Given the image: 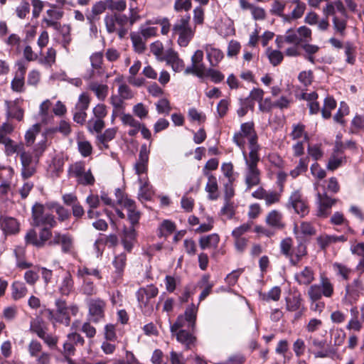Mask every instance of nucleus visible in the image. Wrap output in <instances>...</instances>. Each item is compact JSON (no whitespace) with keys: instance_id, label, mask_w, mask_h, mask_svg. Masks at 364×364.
I'll return each instance as SVG.
<instances>
[{"instance_id":"864d4df0","label":"nucleus","mask_w":364,"mask_h":364,"mask_svg":"<svg viewBox=\"0 0 364 364\" xmlns=\"http://www.w3.org/2000/svg\"><path fill=\"white\" fill-rule=\"evenodd\" d=\"M333 267L336 274L341 277L345 280H348L353 273L351 269L341 263H334Z\"/></svg>"},{"instance_id":"58836bf2","label":"nucleus","mask_w":364,"mask_h":364,"mask_svg":"<svg viewBox=\"0 0 364 364\" xmlns=\"http://www.w3.org/2000/svg\"><path fill=\"white\" fill-rule=\"evenodd\" d=\"M5 147V154L6 156H11L15 153L21 154L22 151H25L24 146L22 143L16 144L13 140L9 139L3 144Z\"/></svg>"},{"instance_id":"6e6d98bb","label":"nucleus","mask_w":364,"mask_h":364,"mask_svg":"<svg viewBox=\"0 0 364 364\" xmlns=\"http://www.w3.org/2000/svg\"><path fill=\"white\" fill-rule=\"evenodd\" d=\"M120 119L124 125L132 128H141V123L130 114L122 113Z\"/></svg>"},{"instance_id":"5701e85b","label":"nucleus","mask_w":364,"mask_h":364,"mask_svg":"<svg viewBox=\"0 0 364 364\" xmlns=\"http://www.w3.org/2000/svg\"><path fill=\"white\" fill-rule=\"evenodd\" d=\"M2 230L6 234H16L19 231V223L14 218L5 217L0 219Z\"/></svg>"},{"instance_id":"79ce46f5","label":"nucleus","mask_w":364,"mask_h":364,"mask_svg":"<svg viewBox=\"0 0 364 364\" xmlns=\"http://www.w3.org/2000/svg\"><path fill=\"white\" fill-rule=\"evenodd\" d=\"M336 107V100L332 97H326L324 100L323 106L321 109L322 117L324 119H329L331 116V111Z\"/></svg>"},{"instance_id":"bb28decb","label":"nucleus","mask_w":364,"mask_h":364,"mask_svg":"<svg viewBox=\"0 0 364 364\" xmlns=\"http://www.w3.org/2000/svg\"><path fill=\"white\" fill-rule=\"evenodd\" d=\"M136 233L133 227L125 228L123 231L122 243L124 247L128 252H130L133 247L134 242L136 240Z\"/></svg>"},{"instance_id":"f257e3e1","label":"nucleus","mask_w":364,"mask_h":364,"mask_svg":"<svg viewBox=\"0 0 364 364\" xmlns=\"http://www.w3.org/2000/svg\"><path fill=\"white\" fill-rule=\"evenodd\" d=\"M55 309H46L48 318L53 323H60L68 326L70 323V316H76L79 312V306L75 304L69 306L65 300L58 299L55 301Z\"/></svg>"},{"instance_id":"c03bdc74","label":"nucleus","mask_w":364,"mask_h":364,"mask_svg":"<svg viewBox=\"0 0 364 364\" xmlns=\"http://www.w3.org/2000/svg\"><path fill=\"white\" fill-rule=\"evenodd\" d=\"M134 50L139 53L144 51L146 46L143 36L139 33H132L130 36Z\"/></svg>"},{"instance_id":"69168bd1","label":"nucleus","mask_w":364,"mask_h":364,"mask_svg":"<svg viewBox=\"0 0 364 364\" xmlns=\"http://www.w3.org/2000/svg\"><path fill=\"white\" fill-rule=\"evenodd\" d=\"M151 52L154 55L156 58L160 61H164L165 53H164L163 44L159 41H156L151 44Z\"/></svg>"},{"instance_id":"4d7b16f0","label":"nucleus","mask_w":364,"mask_h":364,"mask_svg":"<svg viewBox=\"0 0 364 364\" xmlns=\"http://www.w3.org/2000/svg\"><path fill=\"white\" fill-rule=\"evenodd\" d=\"M261 298L266 301H269L270 300L277 301L279 299L281 296V289L280 287L276 286L272 288L267 294H261Z\"/></svg>"},{"instance_id":"1a4fd4ad","label":"nucleus","mask_w":364,"mask_h":364,"mask_svg":"<svg viewBox=\"0 0 364 364\" xmlns=\"http://www.w3.org/2000/svg\"><path fill=\"white\" fill-rule=\"evenodd\" d=\"M33 225L45 226L49 228L56 225V221L53 215L46 213L43 205L36 203L32 208Z\"/></svg>"},{"instance_id":"338daca9","label":"nucleus","mask_w":364,"mask_h":364,"mask_svg":"<svg viewBox=\"0 0 364 364\" xmlns=\"http://www.w3.org/2000/svg\"><path fill=\"white\" fill-rule=\"evenodd\" d=\"M90 97L86 92H82L79 95L77 102L75 105V109L87 110L90 103Z\"/></svg>"},{"instance_id":"c85d7f7f","label":"nucleus","mask_w":364,"mask_h":364,"mask_svg":"<svg viewBox=\"0 0 364 364\" xmlns=\"http://www.w3.org/2000/svg\"><path fill=\"white\" fill-rule=\"evenodd\" d=\"M105 24L106 26L107 31L109 33H113L114 32H117L119 37L122 38L124 34V30L119 28L117 24V21L115 20V17L113 14H107L105 16L104 18Z\"/></svg>"},{"instance_id":"9d476101","label":"nucleus","mask_w":364,"mask_h":364,"mask_svg":"<svg viewBox=\"0 0 364 364\" xmlns=\"http://www.w3.org/2000/svg\"><path fill=\"white\" fill-rule=\"evenodd\" d=\"M29 355L36 359L37 364H50L51 354L43 350L42 344L37 340L33 339L27 347Z\"/></svg>"},{"instance_id":"ea45409f","label":"nucleus","mask_w":364,"mask_h":364,"mask_svg":"<svg viewBox=\"0 0 364 364\" xmlns=\"http://www.w3.org/2000/svg\"><path fill=\"white\" fill-rule=\"evenodd\" d=\"M146 25L159 24L161 26V33L163 35H167L171 28L169 19L166 17H157L152 20H149L146 23Z\"/></svg>"},{"instance_id":"aec40b11","label":"nucleus","mask_w":364,"mask_h":364,"mask_svg":"<svg viewBox=\"0 0 364 364\" xmlns=\"http://www.w3.org/2000/svg\"><path fill=\"white\" fill-rule=\"evenodd\" d=\"M314 272L313 269L307 266L294 274L295 281L300 285H309L314 282Z\"/></svg>"},{"instance_id":"4be33fe9","label":"nucleus","mask_w":364,"mask_h":364,"mask_svg":"<svg viewBox=\"0 0 364 364\" xmlns=\"http://www.w3.org/2000/svg\"><path fill=\"white\" fill-rule=\"evenodd\" d=\"M307 255V248L306 245L299 242L297 245L293 247L291 256L289 257V263L292 266H297L304 257Z\"/></svg>"},{"instance_id":"473e14b6","label":"nucleus","mask_w":364,"mask_h":364,"mask_svg":"<svg viewBox=\"0 0 364 364\" xmlns=\"http://www.w3.org/2000/svg\"><path fill=\"white\" fill-rule=\"evenodd\" d=\"M220 241V237L218 234L213 233L207 236L201 237L199 240V245L202 250L209 247H217Z\"/></svg>"},{"instance_id":"603ef678","label":"nucleus","mask_w":364,"mask_h":364,"mask_svg":"<svg viewBox=\"0 0 364 364\" xmlns=\"http://www.w3.org/2000/svg\"><path fill=\"white\" fill-rule=\"evenodd\" d=\"M281 253L287 259H289L293 250V240L291 237L283 239L279 245Z\"/></svg>"},{"instance_id":"ddd939ff","label":"nucleus","mask_w":364,"mask_h":364,"mask_svg":"<svg viewBox=\"0 0 364 364\" xmlns=\"http://www.w3.org/2000/svg\"><path fill=\"white\" fill-rule=\"evenodd\" d=\"M288 208H293L295 213L304 216L309 213V207L306 200L298 190L291 193L287 204Z\"/></svg>"},{"instance_id":"4c0bfd02","label":"nucleus","mask_w":364,"mask_h":364,"mask_svg":"<svg viewBox=\"0 0 364 364\" xmlns=\"http://www.w3.org/2000/svg\"><path fill=\"white\" fill-rule=\"evenodd\" d=\"M290 136L293 140H296L301 137H304L305 141L309 139L308 133L305 132V126L301 123L294 124L292 125V131L290 133Z\"/></svg>"},{"instance_id":"cd10ccee","label":"nucleus","mask_w":364,"mask_h":364,"mask_svg":"<svg viewBox=\"0 0 364 364\" xmlns=\"http://www.w3.org/2000/svg\"><path fill=\"white\" fill-rule=\"evenodd\" d=\"M7 114L12 118L21 120L23 117V112L18 106V101H6Z\"/></svg>"},{"instance_id":"f704fd0d","label":"nucleus","mask_w":364,"mask_h":364,"mask_svg":"<svg viewBox=\"0 0 364 364\" xmlns=\"http://www.w3.org/2000/svg\"><path fill=\"white\" fill-rule=\"evenodd\" d=\"M266 223L274 228H282L284 227L282 223V215L278 210H274L268 213L266 218Z\"/></svg>"},{"instance_id":"6ab92c4d","label":"nucleus","mask_w":364,"mask_h":364,"mask_svg":"<svg viewBox=\"0 0 364 364\" xmlns=\"http://www.w3.org/2000/svg\"><path fill=\"white\" fill-rule=\"evenodd\" d=\"M117 132V127L108 128L103 133H100L97 136V144L100 149H108V143L114 139Z\"/></svg>"},{"instance_id":"6e6552de","label":"nucleus","mask_w":364,"mask_h":364,"mask_svg":"<svg viewBox=\"0 0 364 364\" xmlns=\"http://www.w3.org/2000/svg\"><path fill=\"white\" fill-rule=\"evenodd\" d=\"M149 160L138 159L134 164L135 173L139 176L138 181L140 183L139 196L144 199H149L151 196L149 185L146 177H141V175L146 173L148 169Z\"/></svg>"},{"instance_id":"13d9d810","label":"nucleus","mask_w":364,"mask_h":364,"mask_svg":"<svg viewBox=\"0 0 364 364\" xmlns=\"http://www.w3.org/2000/svg\"><path fill=\"white\" fill-rule=\"evenodd\" d=\"M82 281V291L84 294L92 296L97 293L94 283L90 279H80Z\"/></svg>"},{"instance_id":"b1692460","label":"nucleus","mask_w":364,"mask_h":364,"mask_svg":"<svg viewBox=\"0 0 364 364\" xmlns=\"http://www.w3.org/2000/svg\"><path fill=\"white\" fill-rule=\"evenodd\" d=\"M172 334L176 336L177 341L184 345L186 349H190L196 342V337L186 330L180 329Z\"/></svg>"},{"instance_id":"c9c22d12","label":"nucleus","mask_w":364,"mask_h":364,"mask_svg":"<svg viewBox=\"0 0 364 364\" xmlns=\"http://www.w3.org/2000/svg\"><path fill=\"white\" fill-rule=\"evenodd\" d=\"M316 284L321 289L322 296H323L326 298H330L332 296L333 294L334 288L333 284L331 282L328 278L325 277H321L319 283Z\"/></svg>"},{"instance_id":"a878e982","label":"nucleus","mask_w":364,"mask_h":364,"mask_svg":"<svg viewBox=\"0 0 364 364\" xmlns=\"http://www.w3.org/2000/svg\"><path fill=\"white\" fill-rule=\"evenodd\" d=\"M87 89L93 92L100 101H104L108 95V86L95 81L90 82L87 85Z\"/></svg>"},{"instance_id":"39448f33","label":"nucleus","mask_w":364,"mask_h":364,"mask_svg":"<svg viewBox=\"0 0 364 364\" xmlns=\"http://www.w3.org/2000/svg\"><path fill=\"white\" fill-rule=\"evenodd\" d=\"M158 294V288L153 284L141 287L136 291L139 306L144 315L150 316L154 313V302L153 299Z\"/></svg>"},{"instance_id":"bf43d9fd","label":"nucleus","mask_w":364,"mask_h":364,"mask_svg":"<svg viewBox=\"0 0 364 364\" xmlns=\"http://www.w3.org/2000/svg\"><path fill=\"white\" fill-rule=\"evenodd\" d=\"M284 8V3H282L279 0H274L270 12L273 15H277L283 17L284 20H287L289 17L283 14Z\"/></svg>"},{"instance_id":"7c9ffc66","label":"nucleus","mask_w":364,"mask_h":364,"mask_svg":"<svg viewBox=\"0 0 364 364\" xmlns=\"http://www.w3.org/2000/svg\"><path fill=\"white\" fill-rule=\"evenodd\" d=\"M11 297L17 301L26 296L28 289L24 283L21 282H14L11 284Z\"/></svg>"},{"instance_id":"2f4dec72","label":"nucleus","mask_w":364,"mask_h":364,"mask_svg":"<svg viewBox=\"0 0 364 364\" xmlns=\"http://www.w3.org/2000/svg\"><path fill=\"white\" fill-rule=\"evenodd\" d=\"M208 177V182L205 186V191L208 193V198L210 200H216L218 198V186L215 176L210 175Z\"/></svg>"},{"instance_id":"a18cd8bd","label":"nucleus","mask_w":364,"mask_h":364,"mask_svg":"<svg viewBox=\"0 0 364 364\" xmlns=\"http://www.w3.org/2000/svg\"><path fill=\"white\" fill-rule=\"evenodd\" d=\"M127 255L124 253H121L114 257L112 262L114 267L116 269V274L117 277H120L126 265Z\"/></svg>"},{"instance_id":"2eb2a0df","label":"nucleus","mask_w":364,"mask_h":364,"mask_svg":"<svg viewBox=\"0 0 364 364\" xmlns=\"http://www.w3.org/2000/svg\"><path fill=\"white\" fill-rule=\"evenodd\" d=\"M49 245H60L61 250L63 253H70L74 248L73 237L68 233H60L54 232L52 239L49 242Z\"/></svg>"},{"instance_id":"4468645a","label":"nucleus","mask_w":364,"mask_h":364,"mask_svg":"<svg viewBox=\"0 0 364 364\" xmlns=\"http://www.w3.org/2000/svg\"><path fill=\"white\" fill-rule=\"evenodd\" d=\"M203 52L201 50H197L191 57V65L188 66L184 73L186 75L192 74L198 77L205 76V67L203 63Z\"/></svg>"},{"instance_id":"5fc2aeb1","label":"nucleus","mask_w":364,"mask_h":364,"mask_svg":"<svg viewBox=\"0 0 364 364\" xmlns=\"http://www.w3.org/2000/svg\"><path fill=\"white\" fill-rule=\"evenodd\" d=\"M85 171V164L81 161L71 164L68 169L70 177L79 178Z\"/></svg>"},{"instance_id":"a211bd4d","label":"nucleus","mask_w":364,"mask_h":364,"mask_svg":"<svg viewBox=\"0 0 364 364\" xmlns=\"http://www.w3.org/2000/svg\"><path fill=\"white\" fill-rule=\"evenodd\" d=\"M164 61H166V64L176 73L181 72L185 67L183 60L179 58L178 53L172 49L166 51Z\"/></svg>"},{"instance_id":"0e129e2a","label":"nucleus","mask_w":364,"mask_h":364,"mask_svg":"<svg viewBox=\"0 0 364 364\" xmlns=\"http://www.w3.org/2000/svg\"><path fill=\"white\" fill-rule=\"evenodd\" d=\"M108 4L111 11L123 12L127 9L126 0H108Z\"/></svg>"},{"instance_id":"f8f14e48","label":"nucleus","mask_w":364,"mask_h":364,"mask_svg":"<svg viewBox=\"0 0 364 364\" xmlns=\"http://www.w3.org/2000/svg\"><path fill=\"white\" fill-rule=\"evenodd\" d=\"M364 293V284L360 279H355L346 287L344 300L348 304L355 303Z\"/></svg>"},{"instance_id":"9b49d317","label":"nucleus","mask_w":364,"mask_h":364,"mask_svg":"<svg viewBox=\"0 0 364 364\" xmlns=\"http://www.w3.org/2000/svg\"><path fill=\"white\" fill-rule=\"evenodd\" d=\"M20 159L22 178L23 179L31 178L36 171L38 159L26 151L21 152Z\"/></svg>"},{"instance_id":"7ed1b4c3","label":"nucleus","mask_w":364,"mask_h":364,"mask_svg":"<svg viewBox=\"0 0 364 364\" xmlns=\"http://www.w3.org/2000/svg\"><path fill=\"white\" fill-rule=\"evenodd\" d=\"M242 156L245 162V181L247 188L250 189L260 183L261 172L257 167L260 158L258 153L247 154L245 150H243Z\"/></svg>"},{"instance_id":"de8ad7c7","label":"nucleus","mask_w":364,"mask_h":364,"mask_svg":"<svg viewBox=\"0 0 364 364\" xmlns=\"http://www.w3.org/2000/svg\"><path fill=\"white\" fill-rule=\"evenodd\" d=\"M235 213V207L232 201L225 200L224 205L220 210V215L224 218V220L232 218Z\"/></svg>"},{"instance_id":"e433bc0d","label":"nucleus","mask_w":364,"mask_h":364,"mask_svg":"<svg viewBox=\"0 0 364 364\" xmlns=\"http://www.w3.org/2000/svg\"><path fill=\"white\" fill-rule=\"evenodd\" d=\"M218 32L223 37H228L235 34L233 23L227 19L220 22L218 26Z\"/></svg>"},{"instance_id":"3c124183","label":"nucleus","mask_w":364,"mask_h":364,"mask_svg":"<svg viewBox=\"0 0 364 364\" xmlns=\"http://www.w3.org/2000/svg\"><path fill=\"white\" fill-rule=\"evenodd\" d=\"M77 149L83 157L89 156L92 152V146L90 141L84 139H77Z\"/></svg>"},{"instance_id":"f03ea898","label":"nucleus","mask_w":364,"mask_h":364,"mask_svg":"<svg viewBox=\"0 0 364 364\" xmlns=\"http://www.w3.org/2000/svg\"><path fill=\"white\" fill-rule=\"evenodd\" d=\"M246 140L249 144V153H258L260 146L257 144V135L252 122L242 123L240 126V130L235 133L233 136V141L242 149V152L245 150Z\"/></svg>"},{"instance_id":"20e7f679","label":"nucleus","mask_w":364,"mask_h":364,"mask_svg":"<svg viewBox=\"0 0 364 364\" xmlns=\"http://www.w3.org/2000/svg\"><path fill=\"white\" fill-rule=\"evenodd\" d=\"M190 16L186 15L178 19L173 26V34L178 36L177 43L181 47H186L193 39L196 28L190 25Z\"/></svg>"},{"instance_id":"c756f323","label":"nucleus","mask_w":364,"mask_h":364,"mask_svg":"<svg viewBox=\"0 0 364 364\" xmlns=\"http://www.w3.org/2000/svg\"><path fill=\"white\" fill-rule=\"evenodd\" d=\"M92 276L97 279H102L101 272L98 268H90L87 266L79 267L77 271V277L79 279H89Z\"/></svg>"},{"instance_id":"72a5a7b5","label":"nucleus","mask_w":364,"mask_h":364,"mask_svg":"<svg viewBox=\"0 0 364 364\" xmlns=\"http://www.w3.org/2000/svg\"><path fill=\"white\" fill-rule=\"evenodd\" d=\"M346 163L343 154H332L329 158L326 168L329 171H334Z\"/></svg>"},{"instance_id":"a19ab883","label":"nucleus","mask_w":364,"mask_h":364,"mask_svg":"<svg viewBox=\"0 0 364 364\" xmlns=\"http://www.w3.org/2000/svg\"><path fill=\"white\" fill-rule=\"evenodd\" d=\"M294 232L297 235L300 233L304 236H311L316 233V230L311 223L302 222L299 226H294Z\"/></svg>"},{"instance_id":"774afa93","label":"nucleus","mask_w":364,"mask_h":364,"mask_svg":"<svg viewBox=\"0 0 364 364\" xmlns=\"http://www.w3.org/2000/svg\"><path fill=\"white\" fill-rule=\"evenodd\" d=\"M176 230L175 224L168 220L163 221L160 226V236H166L173 233Z\"/></svg>"},{"instance_id":"8fccbe9b","label":"nucleus","mask_w":364,"mask_h":364,"mask_svg":"<svg viewBox=\"0 0 364 364\" xmlns=\"http://www.w3.org/2000/svg\"><path fill=\"white\" fill-rule=\"evenodd\" d=\"M41 126L38 124L33 125L25 134V141L27 146H31L35 141L36 136L40 133Z\"/></svg>"},{"instance_id":"f3484780","label":"nucleus","mask_w":364,"mask_h":364,"mask_svg":"<svg viewBox=\"0 0 364 364\" xmlns=\"http://www.w3.org/2000/svg\"><path fill=\"white\" fill-rule=\"evenodd\" d=\"M203 49L210 65L212 68L217 67L224 58L223 52L213 44H205Z\"/></svg>"},{"instance_id":"37998d69","label":"nucleus","mask_w":364,"mask_h":364,"mask_svg":"<svg viewBox=\"0 0 364 364\" xmlns=\"http://www.w3.org/2000/svg\"><path fill=\"white\" fill-rule=\"evenodd\" d=\"M301 298L299 294H294L286 298V307L289 311H296L301 309Z\"/></svg>"},{"instance_id":"0eeeda50","label":"nucleus","mask_w":364,"mask_h":364,"mask_svg":"<svg viewBox=\"0 0 364 364\" xmlns=\"http://www.w3.org/2000/svg\"><path fill=\"white\" fill-rule=\"evenodd\" d=\"M198 312V306L192 304L186 308L184 314L179 315L176 322L171 326V332L173 333L183 327L194 329Z\"/></svg>"},{"instance_id":"49530a36","label":"nucleus","mask_w":364,"mask_h":364,"mask_svg":"<svg viewBox=\"0 0 364 364\" xmlns=\"http://www.w3.org/2000/svg\"><path fill=\"white\" fill-rule=\"evenodd\" d=\"M87 129L90 132L101 133L102 130L105 127V122L103 119L92 118L87 122Z\"/></svg>"},{"instance_id":"dca6fc26","label":"nucleus","mask_w":364,"mask_h":364,"mask_svg":"<svg viewBox=\"0 0 364 364\" xmlns=\"http://www.w3.org/2000/svg\"><path fill=\"white\" fill-rule=\"evenodd\" d=\"M318 215L326 218L331 207L336 203V200L329 197L326 193H317Z\"/></svg>"},{"instance_id":"393cba45","label":"nucleus","mask_w":364,"mask_h":364,"mask_svg":"<svg viewBox=\"0 0 364 364\" xmlns=\"http://www.w3.org/2000/svg\"><path fill=\"white\" fill-rule=\"evenodd\" d=\"M276 41L278 44L279 48L282 47L280 43L283 42L299 46L300 45V41L299 38L298 31L294 30L293 28L288 29L284 36L277 37Z\"/></svg>"},{"instance_id":"412c9836","label":"nucleus","mask_w":364,"mask_h":364,"mask_svg":"<svg viewBox=\"0 0 364 364\" xmlns=\"http://www.w3.org/2000/svg\"><path fill=\"white\" fill-rule=\"evenodd\" d=\"M58 291L60 294L68 296L74 289V281L73 276L69 272H65L60 281L58 286Z\"/></svg>"},{"instance_id":"423d86ee","label":"nucleus","mask_w":364,"mask_h":364,"mask_svg":"<svg viewBox=\"0 0 364 364\" xmlns=\"http://www.w3.org/2000/svg\"><path fill=\"white\" fill-rule=\"evenodd\" d=\"M87 318L93 323L102 322L105 319L107 303L99 297L91 298L87 300Z\"/></svg>"},{"instance_id":"680f3d73","label":"nucleus","mask_w":364,"mask_h":364,"mask_svg":"<svg viewBox=\"0 0 364 364\" xmlns=\"http://www.w3.org/2000/svg\"><path fill=\"white\" fill-rule=\"evenodd\" d=\"M26 244H31L37 247H42V243L39 242L38 234L35 230H29L25 235Z\"/></svg>"},{"instance_id":"e2e57ef3","label":"nucleus","mask_w":364,"mask_h":364,"mask_svg":"<svg viewBox=\"0 0 364 364\" xmlns=\"http://www.w3.org/2000/svg\"><path fill=\"white\" fill-rule=\"evenodd\" d=\"M24 77L15 75L11 82V88L16 92H23L25 90Z\"/></svg>"},{"instance_id":"09e8293b","label":"nucleus","mask_w":364,"mask_h":364,"mask_svg":"<svg viewBox=\"0 0 364 364\" xmlns=\"http://www.w3.org/2000/svg\"><path fill=\"white\" fill-rule=\"evenodd\" d=\"M30 331L41 338L47 332V328L41 320L34 319L31 321Z\"/></svg>"},{"instance_id":"052dcab7","label":"nucleus","mask_w":364,"mask_h":364,"mask_svg":"<svg viewBox=\"0 0 364 364\" xmlns=\"http://www.w3.org/2000/svg\"><path fill=\"white\" fill-rule=\"evenodd\" d=\"M193 21L195 25V28L198 25H202L205 19V11L202 6H198L194 8L193 11Z\"/></svg>"}]
</instances>
